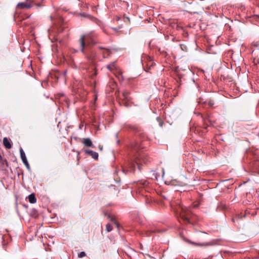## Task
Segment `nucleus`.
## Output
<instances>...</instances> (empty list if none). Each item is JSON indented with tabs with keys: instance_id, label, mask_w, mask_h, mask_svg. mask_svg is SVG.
<instances>
[{
	"instance_id": "nucleus-1",
	"label": "nucleus",
	"mask_w": 259,
	"mask_h": 259,
	"mask_svg": "<svg viewBox=\"0 0 259 259\" xmlns=\"http://www.w3.org/2000/svg\"><path fill=\"white\" fill-rule=\"evenodd\" d=\"M126 128L136 134V138L130 144V157L125 163L123 171L133 172L136 169V165H137L138 169L140 170L142 163L146 164L148 161L146 155L143 150L144 148L143 142L145 136L141 127L138 125L127 124Z\"/></svg>"
},
{
	"instance_id": "nucleus-2",
	"label": "nucleus",
	"mask_w": 259,
	"mask_h": 259,
	"mask_svg": "<svg viewBox=\"0 0 259 259\" xmlns=\"http://www.w3.org/2000/svg\"><path fill=\"white\" fill-rule=\"evenodd\" d=\"M170 206L174 211L179 215L185 224L193 225L195 222L196 217L193 214L188 208L183 206L179 202H171Z\"/></svg>"
},
{
	"instance_id": "nucleus-3",
	"label": "nucleus",
	"mask_w": 259,
	"mask_h": 259,
	"mask_svg": "<svg viewBox=\"0 0 259 259\" xmlns=\"http://www.w3.org/2000/svg\"><path fill=\"white\" fill-rule=\"evenodd\" d=\"M80 51L88 61L94 62L97 58V54L92 45H86L85 35H81L79 39Z\"/></svg>"
},
{
	"instance_id": "nucleus-4",
	"label": "nucleus",
	"mask_w": 259,
	"mask_h": 259,
	"mask_svg": "<svg viewBox=\"0 0 259 259\" xmlns=\"http://www.w3.org/2000/svg\"><path fill=\"white\" fill-rule=\"evenodd\" d=\"M246 159L250 160V166L253 170L257 169L259 167V161L256 153V149L248 148L246 150Z\"/></svg>"
},
{
	"instance_id": "nucleus-5",
	"label": "nucleus",
	"mask_w": 259,
	"mask_h": 259,
	"mask_svg": "<svg viewBox=\"0 0 259 259\" xmlns=\"http://www.w3.org/2000/svg\"><path fill=\"white\" fill-rule=\"evenodd\" d=\"M120 99L121 102H119V104L121 105H123L127 108L131 106L132 98L130 96V92L128 91H123L120 97Z\"/></svg>"
},
{
	"instance_id": "nucleus-6",
	"label": "nucleus",
	"mask_w": 259,
	"mask_h": 259,
	"mask_svg": "<svg viewBox=\"0 0 259 259\" xmlns=\"http://www.w3.org/2000/svg\"><path fill=\"white\" fill-rule=\"evenodd\" d=\"M20 153L21 158L23 163L24 164V165L26 167L27 169L28 170H30V165H29V163H28V162L27 161V159L25 153L24 151H23V150L22 149V148H20Z\"/></svg>"
},
{
	"instance_id": "nucleus-7",
	"label": "nucleus",
	"mask_w": 259,
	"mask_h": 259,
	"mask_svg": "<svg viewBox=\"0 0 259 259\" xmlns=\"http://www.w3.org/2000/svg\"><path fill=\"white\" fill-rule=\"evenodd\" d=\"M85 154L89 155L95 160H98L99 157V154L97 152L94 151L90 149H85L84 150Z\"/></svg>"
},
{
	"instance_id": "nucleus-8",
	"label": "nucleus",
	"mask_w": 259,
	"mask_h": 259,
	"mask_svg": "<svg viewBox=\"0 0 259 259\" xmlns=\"http://www.w3.org/2000/svg\"><path fill=\"white\" fill-rule=\"evenodd\" d=\"M33 6V5L30 4H27L26 2L19 3L16 6L17 9H30Z\"/></svg>"
},
{
	"instance_id": "nucleus-9",
	"label": "nucleus",
	"mask_w": 259,
	"mask_h": 259,
	"mask_svg": "<svg viewBox=\"0 0 259 259\" xmlns=\"http://www.w3.org/2000/svg\"><path fill=\"white\" fill-rule=\"evenodd\" d=\"M81 143L85 147L94 148L93 142L89 138H83Z\"/></svg>"
},
{
	"instance_id": "nucleus-10",
	"label": "nucleus",
	"mask_w": 259,
	"mask_h": 259,
	"mask_svg": "<svg viewBox=\"0 0 259 259\" xmlns=\"http://www.w3.org/2000/svg\"><path fill=\"white\" fill-rule=\"evenodd\" d=\"M85 37L88 36L89 37H96L97 36V34L96 33L92 32L89 33L87 35H85ZM91 42L92 46L96 45V44H98V42L94 40L92 38H91Z\"/></svg>"
},
{
	"instance_id": "nucleus-11",
	"label": "nucleus",
	"mask_w": 259,
	"mask_h": 259,
	"mask_svg": "<svg viewBox=\"0 0 259 259\" xmlns=\"http://www.w3.org/2000/svg\"><path fill=\"white\" fill-rule=\"evenodd\" d=\"M3 144L7 149H10L12 148V145L8 139L6 137L3 139Z\"/></svg>"
},
{
	"instance_id": "nucleus-12",
	"label": "nucleus",
	"mask_w": 259,
	"mask_h": 259,
	"mask_svg": "<svg viewBox=\"0 0 259 259\" xmlns=\"http://www.w3.org/2000/svg\"><path fill=\"white\" fill-rule=\"evenodd\" d=\"M104 215L107 216L108 219H110V221L112 222L117 227H118L119 224L116 222L114 218L111 217L110 214H107L106 212H104Z\"/></svg>"
},
{
	"instance_id": "nucleus-13",
	"label": "nucleus",
	"mask_w": 259,
	"mask_h": 259,
	"mask_svg": "<svg viewBox=\"0 0 259 259\" xmlns=\"http://www.w3.org/2000/svg\"><path fill=\"white\" fill-rule=\"evenodd\" d=\"M107 68L110 70V71H112L114 70V69H116V63L115 61L113 62L108 65H107Z\"/></svg>"
},
{
	"instance_id": "nucleus-14",
	"label": "nucleus",
	"mask_w": 259,
	"mask_h": 259,
	"mask_svg": "<svg viewBox=\"0 0 259 259\" xmlns=\"http://www.w3.org/2000/svg\"><path fill=\"white\" fill-rule=\"evenodd\" d=\"M28 199L29 202L31 203H35L36 202V198L34 193L30 194L28 196Z\"/></svg>"
},
{
	"instance_id": "nucleus-15",
	"label": "nucleus",
	"mask_w": 259,
	"mask_h": 259,
	"mask_svg": "<svg viewBox=\"0 0 259 259\" xmlns=\"http://www.w3.org/2000/svg\"><path fill=\"white\" fill-rule=\"evenodd\" d=\"M187 241L189 243H190L193 245H194L195 246H203L206 245V244H205L204 243L195 242H193V241H192L189 240H187Z\"/></svg>"
},
{
	"instance_id": "nucleus-16",
	"label": "nucleus",
	"mask_w": 259,
	"mask_h": 259,
	"mask_svg": "<svg viewBox=\"0 0 259 259\" xmlns=\"http://www.w3.org/2000/svg\"><path fill=\"white\" fill-rule=\"evenodd\" d=\"M242 220V215L241 214L236 215L235 217H233L232 219V222L234 223H237L239 224V222H241Z\"/></svg>"
},
{
	"instance_id": "nucleus-17",
	"label": "nucleus",
	"mask_w": 259,
	"mask_h": 259,
	"mask_svg": "<svg viewBox=\"0 0 259 259\" xmlns=\"http://www.w3.org/2000/svg\"><path fill=\"white\" fill-rule=\"evenodd\" d=\"M97 49L100 50L101 52L102 50L105 51L107 53V55H110V54L111 53L109 49H108L105 47H103V46H97Z\"/></svg>"
},
{
	"instance_id": "nucleus-18",
	"label": "nucleus",
	"mask_w": 259,
	"mask_h": 259,
	"mask_svg": "<svg viewBox=\"0 0 259 259\" xmlns=\"http://www.w3.org/2000/svg\"><path fill=\"white\" fill-rule=\"evenodd\" d=\"M112 227L110 224H107L106 226V230L107 232H109L112 230Z\"/></svg>"
},
{
	"instance_id": "nucleus-19",
	"label": "nucleus",
	"mask_w": 259,
	"mask_h": 259,
	"mask_svg": "<svg viewBox=\"0 0 259 259\" xmlns=\"http://www.w3.org/2000/svg\"><path fill=\"white\" fill-rule=\"evenodd\" d=\"M86 256V253L84 251H81L78 253L77 256L78 258H82Z\"/></svg>"
},
{
	"instance_id": "nucleus-20",
	"label": "nucleus",
	"mask_w": 259,
	"mask_h": 259,
	"mask_svg": "<svg viewBox=\"0 0 259 259\" xmlns=\"http://www.w3.org/2000/svg\"><path fill=\"white\" fill-rule=\"evenodd\" d=\"M156 119L158 121V122H159V125L161 127H162L163 126V122L162 120V119H161V118L160 117H157Z\"/></svg>"
},
{
	"instance_id": "nucleus-21",
	"label": "nucleus",
	"mask_w": 259,
	"mask_h": 259,
	"mask_svg": "<svg viewBox=\"0 0 259 259\" xmlns=\"http://www.w3.org/2000/svg\"><path fill=\"white\" fill-rule=\"evenodd\" d=\"M214 104V102L212 100H209L208 102V105L210 107H213Z\"/></svg>"
},
{
	"instance_id": "nucleus-22",
	"label": "nucleus",
	"mask_w": 259,
	"mask_h": 259,
	"mask_svg": "<svg viewBox=\"0 0 259 259\" xmlns=\"http://www.w3.org/2000/svg\"><path fill=\"white\" fill-rule=\"evenodd\" d=\"M102 54L103 57L104 58H107L109 55H107V53L105 51L102 50L101 52H99Z\"/></svg>"
},
{
	"instance_id": "nucleus-23",
	"label": "nucleus",
	"mask_w": 259,
	"mask_h": 259,
	"mask_svg": "<svg viewBox=\"0 0 259 259\" xmlns=\"http://www.w3.org/2000/svg\"><path fill=\"white\" fill-rule=\"evenodd\" d=\"M0 162H1L2 164L3 165H6V166L7 167L8 166V161H7V160L6 159H2V160L1 161H0Z\"/></svg>"
},
{
	"instance_id": "nucleus-24",
	"label": "nucleus",
	"mask_w": 259,
	"mask_h": 259,
	"mask_svg": "<svg viewBox=\"0 0 259 259\" xmlns=\"http://www.w3.org/2000/svg\"><path fill=\"white\" fill-rule=\"evenodd\" d=\"M34 2V0H26V3L27 4H30V5H32Z\"/></svg>"
},
{
	"instance_id": "nucleus-25",
	"label": "nucleus",
	"mask_w": 259,
	"mask_h": 259,
	"mask_svg": "<svg viewBox=\"0 0 259 259\" xmlns=\"http://www.w3.org/2000/svg\"><path fill=\"white\" fill-rule=\"evenodd\" d=\"M138 185H146L147 184V183L146 181H144V182H139Z\"/></svg>"
},
{
	"instance_id": "nucleus-26",
	"label": "nucleus",
	"mask_w": 259,
	"mask_h": 259,
	"mask_svg": "<svg viewBox=\"0 0 259 259\" xmlns=\"http://www.w3.org/2000/svg\"><path fill=\"white\" fill-rule=\"evenodd\" d=\"M98 148H99V150L101 151H102L103 150V146H102V145H99Z\"/></svg>"
},
{
	"instance_id": "nucleus-27",
	"label": "nucleus",
	"mask_w": 259,
	"mask_h": 259,
	"mask_svg": "<svg viewBox=\"0 0 259 259\" xmlns=\"http://www.w3.org/2000/svg\"><path fill=\"white\" fill-rule=\"evenodd\" d=\"M256 109H257V110L259 112V100H258V103H257Z\"/></svg>"
},
{
	"instance_id": "nucleus-28",
	"label": "nucleus",
	"mask_w": 259,
	"mask_h": 259,
	"mask_svg": "<svg viewBox=\"0 0 259 259\" xmlns=\"http://www.w3.org/2000/svg\"><path fill=\"white\" fill-rule=\"evenodd\" d=\"M33 215H34V218H36L37 217V212L36 211H34Z\"/></svg>"
},
{
	"instance_id": "nucleus-29",
	"label": "nucleus",
	"mask_w": 259,
	"mask_h": 259,
	"mask_svg": "<svg viewBox=\"0 0 259 259\" xmlns=\"http://www.w3.org/2000/svg\"><path fill=\"white\" fill-rule=\"evenodd\" d=\"M78 51L77 50H73V51H72V53H77Z\"/></svg>"
},
{
	"instance_id": "nucleus-30",
	"label": "nucleus",
	"mask_w": 259,
	"mask_h": 259,
	"mask_svg": "<svg viewBox=\"0 0 259 259\" xmlns=\"http://www.w3.org/2000/svg\"><path fill=\"white\" fill-rule=\"evenodd\" d=\"M246 211H247V210H245V213H244V217L246 215V214H247V212H246Z\"/></svg>"
},
{
	"instance_id": "nucleus-31",
	"label": "nucleus",
	"mask_w": 259,
	"mask_h": 259,
	"mask_svg": "<svg viewBox=\"0 0 259 259\" xmlns=\"http://www.w3.org/2000/svg\"><path fill=\"white\" fill-rule=\"evenodd\" d=\"M37 7H39V6H40V5H39V4H37Z\"/></svg>"
},
{
	"instance_id": "nucleus-32",
	"label": "nucleus",
	"mask_w": 259,
	"mask_h": 259,
	"mask_svg": "<svg viewBox=\"0 0 259 259\" xmlns=\"http://www.w3.org/2000/svg\"><path fill=\"white\" fill-rule=\"evenodd\" d=\"M247 92V91H244V92Z\"/></svg>"
},
{
	"instance_id": "nucleus-33",
	"label": "nucleus",
	"mask_w": 259,
	"mask_h": 259,
	"mask_svg": "<svg viewBox=\"0 0 259 259\" xmlns=\"http://www.w3.org/2000/svg\"><path fill=\"white\" fill-rule=\"evenodd\" d=\"M50 18H51V19L52 20V17L51 16Z\"/></svg>"
}]
</instances>
